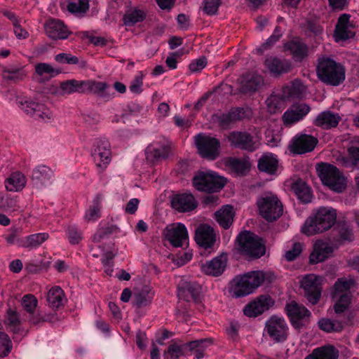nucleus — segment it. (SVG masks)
Listing matches in <instances>:
<instances>
[{
	"mask_svg": "<svg viewBox=\"0 0 359 359\" xmlns=\"http://www.w3.org/2000/svg\"><path fill=\"white\" fill-rule=\"evenodd\" d=\"M264 333L274 343H283L289 336V326L284 318L271 316L265 323Z\"/></svg>",
	"mask_w": 359,
	"mask_h": 359,
	"instance_id": "8",
	"label": "nucleus"
},
{
	"mask_svg": "<svg viewBox=\"0 0 359 359\" xmlns=\"http://www.w3.org/2000/svg\"><path fill=\"white\" fill-rule=\"evenodd\" d=\"M91 156L96 167L100 171H103L111 161L110 144L106 139L95 140Z\"/></svg>",
	"mask_w": 359,
	"mask_h": 359,
	"instance_id": "10",
	"label": "nucleus"
},
{
	"mask_svg": "<svg viewBox=\"0 0 359 359\" xmlns=\"http://www.w3.org/2000/svg\"><path fill=\"white\" fill-rule=\"evenodd\" d=\"M238 90L242 94H252L264 84V79L260 75L249 73L238 79Z\"/></svg>",
	"mask_w": 359,
	"mask_h": 359,
	"instance_id": "17",
	"label": "nucleus"
},
{
	"mask_svg": "<svg viewBox=\"0 0 359 359\" xmlns=\"http://www.w3.org/2000/svg\"><path fill=\"white\" fill-rule=\"evenodd\" d=\"M100 199L97 197L93 200V205L86 210L84 219L88 222H95L100 217Z\"/></svg>",
	"mask_w": 359,
	"mask_h": 359,
	"instance_id": "52",
	"label": "nucleus"
},
{
	"mask_svg": "<svg viewBox=\"0 0 359 359\" xmlns=\"http://www.w3.org/2000/svg\"><path fill=\"white\" fill-rule=\"evenodd\" d=\"M285 309L292 325L296 328L302 327L304 325L302 321H306L311 316V312L305 306L294 301L287 304Z\"/></svg>",
	"mask_w": 359,
	"mask_h": 359,
	"instance_id": "16",
	"label": "nucleus"
},
{
	"mask_svg": "<svg viewBox=\"0 0 359 359\" xmlns=\"http://www.w3.org/2000/svg\"><path fill=\"white\" fill-rule=\"evenodd\" d=\"M35 72L39 76L47 74L51 77H54L61 73L60 69H55L51 65L45 62L36 64L35 66Z\"/></svg>",
	"mask_w": 359,
	"mask_h": 359,
	"instance_id": "55",
	"label": "nucleus"
},
{
	"mask_svg": "<svg viewBox=\"0 0 359 359\" xmlns=\"http://www.w3.org/2000/svg\"><path fill=\"white\" fill-rule=\"evenodd\" d=\"M1 203L0 208L6 212H13L18 210V201L16 198L1 197Z\"/></svg>",
	"mask_w": 359,
	"mask_h": 359,
	"instance_id": "61",
	"label": "nucleus"
},
{
	"mask_svg": "<svg viewBox=\"0 0 359 359\" xmlns=\"http://www.w3.org/2000/svg\"><path fill=\"white\" fill-rule=\"evenodd\" d=\"M153 294L148 287L136 290L133 296V304L137 308L147 306L151 302Z\"/></svg>",
	"mask_w": 359,
	"mask_h": 359,
	"instance_id": "47",
	"label": "nucleus"
},
{
	"mask_svg": "<svg viewBox=\"0 0 359 359\" xmlns=\"http://www.w3.org/2000/svg\"><path fill=\"white\" fill-rule=\"evenodd\" d=\"M316 170L323 184L331 190L340 193L345 189L346 179L336 166L330 163H321L317 165Z\"/></svg>",
	"mask_w": 359,
	"mask_h": 359,
	"instance_id": "4",
	"label": "nucleus"
},
{
	"mask_svg": "<svg viewBox=\"0 0 359 359\" xmlns=\"http://www.w3.org/2000/svg\"><path fill=\"white\" fill-rule=\"evenodd\" d=\"M316 70L318 79L326 85L337 86L345 80L344 67L328 56L318 57Z\"/></svg>",
	"mask_w": 359,
	"mask_h": 359,
	"instance_id": "1",
	"label": "nucleus"
},
{
	"mask_svg": "<svg viewBox=\"0 0 359 359\" xmlns=\"http://www.w3.org/2000/svg\"><path fill=\"white\" fill-rule=\"evenodd\" d=\"M337 230L341 240L351 241L353 239V231L347 224L339 223Z\"/></svg>",
	"mask_w": 359,
	"mask_h": 359,
	"instance_id": "62",
	"label": "nucleus"
},
{
	"mask_svg": "<svg viewBox=\"0 0 359 359\" xmlns=\"http://www.w3.org/2000/svg\"><path fill=\"white\" fill-rule=\"evenodd\" d=\"M319 328L325 332H339L344 329L343 323L338 320L323 318L318 322Z\"/></svg>",
	"mask_w": 359,
	"mask_h": 359,
	"instance_id": "48",
	"label": "nucleus"
},
{
	"mask_svg": "<svg viewBox=\"0 0 359 359\" xmlns=\"http://www.w3.org/2000/svg\"><path fill=\"white\" fill-rule=\"evenodd\" d=\"M278 164V161L275 155L264 154L258 160L257 167L260 172L274 175L277 171Z\"/></svg>",
	"mask_w": 359,
	"mask_h": 359,
	"instance_id": "33",
	"label": "nucleus"
},
{
	"mask_svg": "<svg viewBox=\"0 0 359 359\" xmlns=\"http://www.w3.org/2000/svg\"><path fill=\"white\" fill-rule=\"evenodd\" d=\"M341 120V117L337 113L330 111L320 112L313 121L316 126L323 129H330L335 128Z\"/></svg>",
	"mask_w": 359,
	"mask_h": 359,
	"instance_id": "27",
	"label": "nucleus"
},
{
	"mask_svg": "<svg viewBox=\"0 0 359 359\" xmlns=\"http://www.w3.org/2000/svg\"><path fill=\"white\" fill-rule=\"evenodd\" d=\"M322 278L314 274L305 276L301 281V286L304 291L307 300L312 304H316L322 292Z\"/></svg>",
	"mask_w": 359,
	"mask_h": 359,
	"instance_id": "13",
	"label": "nucleus"
},
{
	"mask_svg": "<svg viewBox=\"0 0 359 359\" xmlns=\"http://www.w3.org/2000/svg\"><path fill=\"white\" fill-rule=\"evenodd\" d=\"M198 203L191 193L181 194V212H189L196 208Z\"/></svg>",
	"mask_w": 359,
	"mask_h": 359,
	"instance_id": "53",
	"label": "nucleus"
},
{
	"mask_svg": "<svg viewBox=\"0 0 359 359\" xmlns=\"http://www.w3.org/2000/svg\"><path fill=\"white\" fill-rule=\"evenodd\" d=\"M12 348L13 343L9 336L4 332H0V357L8 356Z\"/></svg>",
	"mask_w": 359,
	"mask_h": 359,
	"instance_id": "57",
	"label": "nucleus"
},
{
	"mask_svg": "<svg viewBox=\"0 0 359 359\" xmlns=\"http://www.w3.org/2000/svg\"><path fill=\"white\" fill-rule=\"evenodd\" d=\"M337 211L330 207H320L305 221L302 232L307 236L329 230L336 222Z\"/></svg>",
	"mask_w": 359,
	"mask_h": 359,
	"instance_id": "2",
	"label": "nucleus"
},
{
	"mask_svg": "<svg viewBox=\"0 0 359 359\" xmlns=\"http://www.w3.org/2000/svg\"><path fill=\"white\" fill-rule=\"evenodd\" d=\"M236 241L238 250L250 257H260L265 253L262 240L250 231H245L240 233Z\"/></svg>",
	"mask_w": 359,
	"mask_h": 359,
	"instance_id": "7",
	"label": "nucleus"
},
{
	"mask_svg": "<svg viewBox=\"0 0 359 359\" xmlns=\"http://www.w3.org/2000/svg\"><path fill=\"white\" fill-rule=\"evenodd\" d=\"M27 184V178L20 172H14L5 180V187L8 191H20Z\"/></svg>",
	"mask_w": 359,
	"mask_h": 359,
	"instance_id": "34",
	"label": "nucleus"
},
{
	"mask_svg": "<svg viewBox=\"0 0 359 359\" xmlns=\"http://www.w3.org/2000/svg\"><path fill=\"white\" fill-rule=\"evenodd\" d=\"M27 75L25 66L22 65H13L5 67L2 71L4 79L13 82H18L25 79Z\"/></svg>",
	"mask_w": 359,
	"mask_h": 359,
	"instance_id": "32",
	"label": "nucleus"
},
{
	"mask_svg": "<svg viewBox=\"0 0 359 359\" xmlns=\"http://www.w3.org/2000/svg\"><path fill=\"white\" fill-rule=\"evenodd\" d=\"M350 17L348 14H343L339 18L334 34L336 41H345L355 36V27Z\"/></svg>",
	"mask_w": 359,
	"mask_h": 359,
	"instance_id": "21",
	"label": "nucleus"
},
{
	"mask_svg": "<svg viewBox=\"0 0 359 359\" xmlns=\"http://www.w3.org/2000/svg\"><path fill=\"white\" fill-rule=\"evenodd\" d=\"M332 298L336 300L334 306L335 313H341L347 310L351 304L352 294H341L339 296L332 294Z\"/></svg>",
	"mask_w": 359,
	"mask_h": 359,
	"instance_id": "49",
	"label": "nucleus"
},
{
	"mask_svg": "<svg viewBox=\"0 0 359 359\" xmlns=\"http://www.w3.org/2000/svg\"><path fill=\"white\" fill-rule=\"evenodd\" d=\"M226 180L212 171H198L192 179L194 187L200 191L214 193L220 191Z\"/></svg>",
	"mask_w": 359,
	"mask_h": 359,
	"instance_id": "6",
	"label": "nucleus"
},
{
	"mask_svg": "<svg viewBox=\"0 0 359 359\" xmlns=\"http://www.w3.org/2000/svg\"><path fill=\"white\" fill-rule=\"evenodd\" d=\"M172 154V145L165 140L154 141L145 149L146 159L151 163H156L165 160Z\"/></svg>",
	"mask_w": 359,
	"mask_h": 359,
	"instance_id": "12",
	"label": "nucleus"
},
{
	"mask_svg": "<svg viewBox=\"0 0 359 359\" xmlns=\"http://www.w3.org/2000/svg\"><path fill=\"white\" fill-rule=\"evenodd\" d=\"M65 231L70 244L76 245L83 239V232L76 225H69Z\"/></svg>",
	"mask_w": 359,
	"mask_h": 359,
	"instance_id": "54",
	"label": "nucleus"
},
{
	"mask_svg": "<svg viewBox=\"0 0 359 359\" xmlns=\"http://www.w3.org/2000/svg\"><path fill=\"white\" fill-rule=\"evenodd\" d=\"M226 139L235 148L248 151H253L257 149L253 137L247 132L233 131L226 136Z\"/></svg>",
	"mask_w": 359,
	"mask_h": 359,
	"instance_id": "15",
	"label": "nucleus"
},
{
	"mask_svg": "<svg viewBox=\"0 0 359 359\" xmlns=\"http://www.w3.org/2000/svg\"><path fill=\"white\" fill-rule=\"evenodd\" d=\"M257 204L259 215L269 222L276 220L283 214V204L277 195L272 192L262 194Z\"/></svg>",
	"mask_w": 359,
	"mask_h": 359,
	"instance_id": "5",
	"label": "nucleus"
},
{
	"mask_svg": "<svg viewBox=\"0 0 359 359\" xmlns=\"http://www.w3.org/2000/svg\"><path fill=\"white\" fill-rule=\"evenodd\" d=\"M146 17L143 10L134 8L127 11L123 17V24L127 27L133 26L136 23L142 22Z\"/></svg>",
	"mask_w": 359,
	"mask_h": 359,
	"instance_id": "45",
	"label": "nucleus"
},
{
	"mask_svg": "<svg viewBox=\"0 0 359 359\" xmlns=\"http://www.w3.org/2000/svg\"><path fill=\"white\" fill-rule=\"evenodd\" d=\"M274 304V301L269 295H261L253 302L247 304L243 313L248 317H257L269 309Z\"/></svg>",
	"mask_w": 359,
	"mask_h": 359,
	"instance_id": "18",
	"label": "nucleus"
},
{
	"mask_svg": "<svg viewBox=\"0 0 359 359\" xmlns=\"http://www.w3.org/2000/svg\"><path fill=\"white\" fill-rule=\"evenodd\" d=\"M89 8L88 0H76L68 4V11L74 14L85 13Z\"/></svg>",
	"mask_w": 359,
	"mask_h": 359,
	"instance_id": "58",
	"label": "nucleus"
},
{
	"mask_svg": "<svg viewBox=\"0 0 359 359\" xmlns=\"http://www.w3.org/2000/svg\"><path fill=\"white\" fill-rule=\"evenodd\" d=\"M310 111V107L306 104L294 106L290 110L285 111L283 116L285 125L293 124L302 119Z\"/></svg>",
	"mask_w": 359,
	"mask_h": 359,
	"instance_id": "28",
	"label": "nucleus"
},
{
	"mask_svg": "<svg viewBox=\"0 0 359 359\" xmlns=\"http://www.w3.org/2000/svg\"><path fill=\"white\" fill-rule=\"evenodd\" d=\"M317 143V138L311 135L298 134L290 141L288 149L294 154H304L312 151Z\"/></svg>",
	"mask_w": 359,
	"mask_h": 359,
	"instance_id": "14",
	"label": "nucleus"
},
{
	"mask_svg": "<svg viewBox=\"0 0 359 359\" xmlns=\"http://www.w3.org/2000/svg\"><path fill=\"white\" fill-rule=\"evenodd\" d=\"M86 94L93 93L97 96L110 100L113 94L109 92V86L105 82L86 80Z\"/></svg>",
	"mask_w": 359,
	"mask_h": 359,
	"instance_id": "31",
	"label": "nucleus"
},
{
	"mask_svg": "<svg viewBox=\"0 0 359 359\" xmlns=\"http://www.w3.org/2000/svg\"><path fill=\"white\" fill-rule=\"evenodd\" d=\"M54 177L53 170L45 165L36 166L32 174V182L37 189H42L52 184Z\"/></svg>",
	"mask_w": 359,
	"mask_h": 359,
	"instance_id": "20",
	"label": "nucleus"
},
{
	"mask_svg": "<svg viewBox=\"0 0 359 359\" xmlns=\"http://www.w3.org/2000/svg\"><path fill=\"white\" fill-rule=\"evenodd\" d=\"M334 248L330 243L317 241L314 244L313 250L309 256L310 262L316 264L325 261L333 252Z\"/></svg>",
	"mask_w": 359,
	"mask_h": 359,
	"instance_id": "26",
	"label": "nucleus"
},
{
	"mask_svg": "<svg viewBox=\"0 0 359 359\" xmlns=\"http://www.w3.org/2000/svg\"><path fill=\"white\" fill-rule=\"evenodd\" d=\"M195 240L196 243L204 249H212L217 241L215 231L210 226L201 224L196 230Z\"/></svg>",
	"mask_w": 359,
	"mask_h": 359,
	"instance_id": "19",
	"label": "nucleus"
},
{
	"mask_svg": "<svg viewBox=\"0 0 359 359\" xmlns=\"http://www.w3.org/2000/svg\"><path fill=\"white\" fill-rule=\"evenodd\" d=\"M266 275L262 271H251L243 276H236L232 280L233 296L241 297L253 292L264 281Z\"/></svg>",
	"mask_w": 359,
	"mask_h": 359,
	"instance_id": "3",
	"label": "nucleus"
},
{
	"mask_svg": "<svg viewBox=\"0 0 359 359\" xmlns=\"http://www.w3.org/2000/svg\"><path fill=\"white\" fill-rule=\"evenodd\" d=\"M16 104L26 114L36 120L48 122L53 119V113L43 104L22 97H17Z\"/></svg>",
	"mask_w": 359,
	"mask_h": 359,
	"instance_id": "9",
	"label": "nucleus"
},
{
	"mask_svg": "<svg viewBox=\"0 0 359 359\" xmlns=\"http://www.w3.org/2000/svg\"><path fill=\"white\" fill-rule=\"evenodd\" d=\"M226 165L237 175H245L250 167L248 161L236 158H229L227 159Z\"/></svg>",
	"mask_w": 359,
	"mask_h": 359,
	"instance_id": "44",
	"label": "nucleus"
},
{
	"mask_svg": "<svg viewBox=\"0 0 359 359\" xmlns=\"http://www.w3.org/2000/svg\"><path fill=\"white\" fill-rule=\"evenodd\" d=\"M292 189L302 203H308L311 201L312 194L311 189L302 180L293 182Z\"/></svg>",
	"mask_w": 359,
	"mask_h": 359,
	"instance_id": "38",
	"label": "nucleus"
},
{
	"mask_svg": "<svg viewBox=\"0 0 359 359\" xmlns=\"http://www.w3.org/2000/svg\"><path fill=\"white\" fill-rule=\"evenodd\" d=\"M221 4V0H203V10L207 15L215 14Z\"/></svg>",
	"mask_w": 359,
	"mask_h": 359,
	"instance_id": "63",
	"label": "nucleus"
},
{
	"mask_svg": "<svg viewBox=\"0 0 359 359\" xmlns=\"http://www.w3.org/2000/svg\"><path fill=\"white\" fill-rule=\"evenodd\" d=\"M354 285L355 281L352 278H339L334 284L332 294L339 296L341 294H351L350 290Z\"/></svg>",
	"mask_w": 359,
	"mask_h": 359,
	"instance_id": "46",
	"label": "nucleus"
},
{
	"mask_svg": "<svg viewBox=\"0 0 359 359\" xmlns=\"http://www.w3.org/2000/svg\"><path fill=\"white\" fill-rule=\"evenodd\" d=\"M21 304L27 313L33 314L37 306L38 300L33 294H28L23 296Z\"/></svg>",
	"mask_w": 359,
	"mask_h": 359,
	"instance_id": "59",
	"label": "nucleus"
},
{
	"mask_svg": "<svg viewBox=\"0 0 359 359\" xmlns=\"http://www.w3.org/2000/svg\"><path fill=\"white\" fill-rule=\"evenodd\" d=\"M114 254L111 251L105 252L101 257L104 273L109 276H112L114 271Z\"/></svg>",
	"mask_w": 359,
	"mask_h": 359,
	"instance_id": "60",
	"label": "nucleus"
},
{
	"mask_svg": "<svg viewBox=\"0 0 359 359\" xmlns=\"http://www.w3.org/2000/svg\"><path fill=\"white\" fill-rule=\"evenodd\" d=\"M49 238L47 233H37L27 236L19 241V246L25 248L35 249L42 245Z\"/></svg>",
	"mask_w": 359,
	"mask_h": 359,
	"instance_id": "36",
	"label": "nucleus"
},
{
	"mask_svg": "<svg viewBox=\"0 0 359 359\" xmlns=\"http://www.w3.org/2000/svg\"><path fill=\"white\" fill-rule=\"evenodd\" d=\"M245 111L243 108H235L228 113L214 116V121L217 122L222 128L229 126L231 123L240 121L244 118Z\"/></svg>",
	"mask_w": 359,
	"mask_h": 359,
	"instance_id": "29",
	"label": "nucleus"
},
{
	"mask_svg": "<svg viewBox=\"0 0 359 359\" xmlns=\"http://www.w3.org/2000/svg\"><path fill=\"white\" fill-rule=\"evenodd\" d=\"M266 68L274 77L290 72L292 68L291 62L276 57H267L264 62Z\"/></svg>",
	"mask_w": 359,
	"mask_h": 359,
	"instance_id": "24",
	"label": "nucleus"
},
{
	"mask_svg": "<svg viewBox=\"0 0 359 359\" xmlns=\"http://www.w3.org/2000/svg\"><path fill=\"white\" fill-rule=\"evenodd\" d=\"M215 219L221 226L224 229H228L233 221L234 213L233 207L231 205H224L219 210L215 213Z\"/></svg>",
	"mask_w": 359,
	"mask_h": 359,
	"instance_id": "40",
	"label": "nucleus"
},
{
	"mask_svg": "<svg viewBox=\"0 0 359 359\" xmlns=\"http://www.w3.org/2000/svg\"><path fill=\"white\" fill-rule=\"evenodd\" d=\"M181 300L190 305L201 300V287L195 281L181 280Z\"/></svg>",
	"mask_w": 359,
	"mask_h": 359,
	"instance_id": "23",
	"label": "nucleus"
},
{
	"mask_svg": "<svg viewBox=\"0 0 359 359\" xmlns=\"http://www.w3.org/2000/svg\"><path fill=\"white\" fill-rule=\"evenodd\" d=\"M143 75L140 73L136 75L129 86L130 91L135 94H140L142 91Z\"/></svg>",
	"mask_w": 359,
	"mask_h": 359,
	"instance_id": "64",
	"label": "nucleus"
},
{
	"mask_svg": "<svg viewBox=\"0 0 359 359\" xmlns=\"http://www.w3.org/2000/svg\"><path fill=\"white\" fill-rule=\"evenodd\" d=\"M339 351L333 346H325L315 348L304 359H337Z\"/></svg>",
	"mask_w": 359,
	"mask_h": 359,
	"instance_id": "37",
	"label": "nucleus"
},
{
	"mask_svg": "<svg viewBox=\"0 0 359 359\" xmlns=\"http://www.w3.org/2000/svg\"><path fill=\"white\" fill-rule=\"evenodd\" d=\"M203 340L193 341L181 346V351H190L196 359H201L203 357Z\"/></svg>",
	"mask_w": 359,
	"mask_h": 359,
	"instance_id": "51",
	"label": "nucleus"
},
{
	"mask_svg": "<svg viewBox=\"0 0 359 359\" xmlns=\"http://www.w3.org/2000/svg\"><path fill=\"white\" fill-rule=\"evenodd\" d=\"M287 100L284 97L282 90L273 93L266 100L267 111L271 114L280 111L285 107Z\"/></svg>",
	"mask_w": 359,
	"mask_h": 359,
	"instance_id": "35",
	"label": "nucleus"
},
{
	"mask_svg": "<svg viewBox=\"0 0 359 359\" xmlns=\"http://www.w3.org/2000/svg\"><path fill=\"white\" fill-rule=\"evenodd\" d=\"M21 321L20 320L19 314L11 310V309L7 311V317L5 320V325L13 333H18L20 329Z\"/></svg>",
	"mask_w": 359,
	"mask_h": 359,
	"instance_id": "50",
	"label": "nucleus"
},
{
	"mask_svg": "<svg viewBox=\"0 0 359 359\" xmlns=\"http://www.w3.org/2000/svg\"><path fill=\"white\" fill-rule=\"evenodd\" d=\"M65 299V293L60 287L54 286L49 290L47 294V302L51 308H60L64 304Z\"/></svg>",
	"mask_w": 359,
	"mask_h": 359,
	"instance_id": "42",
	"label": "nucleus"
},
{
	"mask_svg": "<svg viewBox=\"0 0 359 359\" xmlns=\"http://www.w3.org/2000/svg\"><path fill=\"white\" fill-rule=\"evenodd\" d=\"M281 90L284 97L289 101L300 97L305 91V86L299 80H294L290 85L284 86Z\"/></svg>",
	"mask_w": 359,
	"mask_h": 359,
	"instance_id": "41",
	"label": "nucleus"
},
{
	"mask_svg": "<svg viewBox=\"0 0 359 359\" xmlns=\"http://www.w3.org/2000/svg\"><path fill=\"white\" fill-rule=\"evenodd\" d=\"M285 48L290 50L293 58L301 61L307 56L308 47L299 40H292L285 45Z\"/></svg>",
	"mask_w": 359,
	"mask_h": 359,
	"instance_id": "39",
	"label": "nucleus"
},
{
	"mask_svg": "<svg viewBox=\"0 0 359 359\" xmlns=\"http://www.w3.org/2000/svg\"><path fill=\"white\" fill-rule=\"evenodd\" d=\"M227 255L222 253L210 261L201 264V271L209 276L217 277L225 270L227 264Z\"/></svg>",
	"mask_w": 359,
	"mask_h": 359,
	"instance_id": "22",
	"label": "nucleus"
},
{
	"mask_svg": "<svg viewBox=\"0 0 359 359\" xmlns=\"http://www.w3.org/2000/svg\"><path fill=\"white\" fill-rule=\"evenodd\" d=\"M47 36L52 39H66L70 32L59 20H50L45 25Z\"/></svg>",
	"mask_w": 359,
	"mask_h": 359,
	"instance_id": "25",
	"label": "nucleus"
},
{
	"mask_svg": "<svg viewBox=\"0 0 359 359\" xmlns=\"http://www.w3.org/2000/svg\"><path fill=\"white\" fill-rule=\"evenodd\" d=\"M348 156L351 163L359 169V139L353 140L348 148Z\"/></svg>",
	"mask_w": 359,
	"mask_h": 359,
	"instance_id": "56",
	"label": "nucleus"
},
{
	"mask_svg": "<svg viewBox=\"0 0 359 359\" xmlns=\"http://www.w3.org/2000/svg\"><path fill=\"white\" fill-rule=\"evenodd\" d=\"M163 236L173 247H180V222L168 224L164 229Z\"/></svg>",
	"mask_w": 359,
	"mask_h": 359,
	"instance_id": "43",
	"label": "nucleus"
},
{
	"mask_svg": "<svg viewBox=\"0 0 359 359\" xmlns=\"http://www.w3.org/2000/svg\"><path fill=\"white\" fill-rule=\"evenodd\" d=\"M196 144L202 157L215 160L219 156L220 142L217 138L199 134L196 137Z\"/></svg>",
	"mask_w": 359,
	"mask_h": 359,
	"instance_id": "11",
	"label": "nucleus"
},
{
	"mask_svg": "<svg viewBox=\"0 0 359 359\" xmlns=\"http://www.w3.org/2000/svg\"><path fill=\"white\" fill-rule=\"evenodd\" d=\"M86 80L69 79L60 83L62 95L86 94Z\"/></svg>",
	"mask_w": 359,
	"mask_h": 359,
	"instance_id": "30",
	"label": "nucleus"
}]
</instances>
